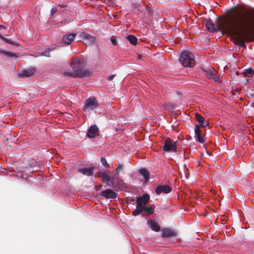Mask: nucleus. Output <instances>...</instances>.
Instances as JSON below:
<instances>
[{"label": "nucleus", "mask_w": 254, "mask_h": 254, "mask_svg": "<svg viewBox=\"0 0 254 254\" xmlns=\"http://www.w3.org/2000/svg\"><path fill=\"white\" fill-rule=\"evenodd\" d=\"M94 166L90 165L88 167H83L78 169V172L87 176H92L94 173Z\"/></svg>", "instance_id": "6e6552de"}, {"label": "nucleus", "mask_w": 254, "mask_h": 254, "mask_svg": "<svg viewBox=\"0 0 254 254\" xmlns=\"http://www.w3.org/2000/svg\"><path fill=\"white\" fill-rule=\"evenodd\" d=\"M163 150L166 153L175 152V142L170 138H167L164 141Z\"/></svg>", "instance_id": "423d86ee"}, {"label": "nucleus", "mask_w": 254, "mask_h": 254, "mask_svg": "<svg viewBox=\"0 0 254 254\" xmlns=\"http://www.w3.org/2000/svg\"><path fill=\"white\" fill-rule=\"evenodd\" d=\"M72 71H64L63 74L70 77H85L90 76L92 72L84 69V64L79 59L73 60L70 64Z\"/></svg>", "instance_id": "f03ea898"}, {"label": "nucleus", "mask_w": 254, "mask_h": 254, "mask_svg": "<svg viewBox=\"0 0 254 254\" xmlns=\"http://www.w3.org/2000/svg\"><path fill=\"white\" fill-rule=\"evenodd\" d=\"M0 28L5 29V26H4L3 25H0Z\"/></svg>", "instance_id": "f704fd0d"}, {"label": "nucleus", "mask_w": 254, "mask_h": 254, "mask_svg": "<svg viewBox=\"0 0 254 254\" xmlns=\"http://www.w3.org/2000/svg\"><path fill=\"white\" fill-rule=\"evenodd\" d=\"M205 75L209 79L214 81H220L219 75H217V71L213 67L207 68L204 70Z\"/></svg>", "instance_id": "39448f33"}, {"label": "nucleus", "mask_w": 254, "mask_h": 254, "mask_svg": "<svg viewBox=\"0 0 254 254\" xmlns=\"http://www.w3.org/2000/svg\"><path fill=\"white\" fill-rule=\"evenodd\" d=\"M3 41L5 42H6L8 44H11L12 45L18 46V43L17 42L13 41L11 40L10 39H9L6 38H4L3 39Z\"/></svg>", "instance_id": "bb28decb"}, {"label": "nucleus", "mask_w": 254, "mask_h": 254, "mask_svg": "<svg viewBox=\"0 0 254 254\" xmlns=\"http://www.w3.org/2000/svg\"><path fill=\"white\" fill-rule=\"evenodd\" d=\"M195 135L196 137V141L198 142L203 143L205 142V140L201 135L200 127L199 125H195L194 129Z\"/></svg>", "instance_id": "2eb2a0df"}, {"label": "nucleus", "mask_w": 254, "mask_h": 254, "mask_svg": "<svg viewBox=\"0 0 254 254\" xmlns=\"http://www.w3.org/2000/svg\"><path fill=\"white\" fill-rule=\"evenodd\" d=\"M150 198V196L147 193H144L142 196L137 197L136 200V204L143 205L148 203Z\"/></svg>", "instance_id": "4468645a"}, {"label": "nucleus", "mask_w": 254, "mask_h": 254, "mask_svg": "<svg viewBox=\"0 0 254 254\" xmlns=\"http://www.w3.org/2000/svg\"><path fill=\"white\" fill-rule=\"evenodd\" d=\"M177 43H178V42H177V41L176 40L175 44L176 45Z\"/></svg>", "instance_id": "58836bf2"}, {"label": "nucleus", "mask_w": 254, "mask_h": 254, "mask_svg": "<svg viewBox=\"0 0 254 254\" xmlns=\"http://www.w3.org/2000/svg\"><path fill=\"white\" fill-rule=\"evenodd\" d=\"M127 38L131 44L135 45L137 44V39L135 36L129 35L127 37Z\"/></svg>", "instance_id": "5701e85b"}, {"label": "nucleus", "mask_w": 254, "mask_h": 254, "mask_svg": "<svg viewBox=\"0 0 254 254\" xmlns=\"http://www.w3.org/2000/svg\"><path fill=\"white\" fill-rule=\"evenodd\" d=\"M167 105V108H168V110H172V112L173 113L174 109H175L174 107V105L171 104V105Z\"/></svg>", "instance_id": "7c9ffc66"}, {"label": "nucleus", "mask_w": 254, "mask_h": 254, "mask_svg": "<svg viewBox=\"0 0 254 254\" xmlns=\"http://www.w3.org/2000/svg\"><path fill=\"white\" fill-rule=\"evenodd\" d=\"M100 104L94 96H91L84 102L83 110L85 112H89L99 107Z\"/></svg>", "instance_id": "20e7f679"}, {"label": "nucleus", "mask_w": 254, "mask_h": 254, "mask_svg": "<svg viewBox=\"0 0 254 254\" xmlns=\"http://www.w3.org/2000/svg\"><path fill=\"white\" fill-rule=\"evenodd\" d=\"M195 117L199 123V127L200 126H202V127H205L207 126V123L205 122V120L204 117L198 114H196Z\"/></svg>", "instance_id": "aec40b11"}, {"label": "nucleus", "mask_w": 254, "mask_h": 254, "mask_svg": "<svg viewBox=\"0 0 254 254\" xmlns=\"http://www.w3.org/2000/svg\"><path fill=\"white\" fill-rule=\"evenodd\" d=\"M100 194L102 196L106 198H116L117 196V193L111 189H107L101 192Z\"/></svg>", "instance_id": "9d476101"}, {"label": "nucleus", "mask_w": 254, "mask_h": 254, "mask_svg": "<svg viewBox=\"0 0 254 254\" xmlns=\"http://www.w3.org/2000/svg\"><path fill=\"white\" fill-rule=\"evenodd\" d=\"M100 162L105 168H107L108 166V163L107 162V160L105 157H102L100 159Z\"/></svg>", "instance_id": "c85d7f7f"}, {"label": "nucleus", "mask_w": 254, "mask_h": 254, "mask_svg": "<svg viewBox=\"0 0 254 254\" xmlns=\"http://www.w3.org/2000/svg\"><path fill=\"white\" fill-rule=\"evenodd\" d=\"M59 6H60L61 7H62H62H64V5H63V4L59 5Z\"/></svg>", "instance_id": "c9c22d12"}, {"label": "nucleus", "mask_w": 254, "mask_h": 254, "mask_svg": "<svg viewBox=\"0 0 254 254\" xmlns=\"http://www.w3.org/2000/svg\"><path fill=\"white\" fill-rule=\"evenodd\" d=\"M99 129L96 125H92L88 129L87 132V136L89 138H94L98 135Z\"/></svg>", "instance_id": "f8f14e48"}, {"label": "nucleus", "mask_w": 254, "mask_h": 254, "mask_svg": "<svg viewBox=\"0 0 254 254\" xmlns=\"http://www.w3.org/2000/svg\"><path fill=\"white\" fill-rule=\"evenodd\" d=\"M205 27L210 32H215L216 30L215 25L210 18L206 19Z\"/></svg>", "instance_id": "f3484780"}, {"label": "nucleus", "mask_w": 254, "mask_h": 254, "mask_svg": "<svg viewBox=\"0 0 254 254\" xmlns=\"http://www.w3.org/2000/svg\"><path fill=\"white\" fill-rule=\"evenodd\" d=\"M115 75H114V74L110 75V76H109L108 79L110 80H112L115 77Z\"/></svg>", "instance_id": "473e14b6"}, {"label": "nucleus", "mask_w": 254, "mask_h": 254, "mask_svg": "<svg viewBox=\"0 0 254 254\" xmlns=\"http://www.w3.org/2000/svg\"><path fill=\"white\" fill-rule=\"evenodd\" d=\"M147 224L148 227L153 231L159 232L160 230L159 225L152 219L148 220Z\"/></svg>", "instance_id": "dca6fc26"}, {"label": "nucleus", "mask_w": 254, "mask_h": 254, "mask_svg": "<svg viewBox=\"0 0 254 254\" xmlns=\"http://www.w3.org/2000/svg\"><path fill=\"white\" fill-rule=\"evenodd\" d=\"M109 172H107L105 171L101 172L100 174H99V176L101 177L104 180L105 183H107L108 184H109V183H111L112 184V186L113 187H115V185L113 183V180L114 177H110L109 175Z\"/></svg>", "instance_id": "9b49d317"}, {"label": "nucleus", "mask_w": 254, "mask_h": 254, "mask_svg": "<svg viewBox=\"0 0 254 254\" xmlns=\"http://www.w3.org/2000/svg\"><path fill=\"white\" fill-rule=\"evenodd\" d=\"M57 11V9L56 8H54L53 7L51 10V14L53 15L55 13H56Z\"/></svg>", "instance_id": "2f4dec72"}, {"label": "nucleus", "mask_w": 254, "mask_h": 254, "mask_svg": "<svg viewBox=\"0 0 254 254\" xmlns=\"http://www.w3.org/2000/svg\"><path fill=\"white\" fill-rule=\"evenodd\" d=\"M139 172L143 177L145 183H146L149 179L150 173L149 171L146 168H142L139 169Z\"/></svg>", "instance_id": "412c9836"}, {"label": "nucleus", "mask_w": 254, "mask_h": 254, "mask_svg": "<svg viewBox=\"0 0 254 254\" xmlns=\"http://www.w3.org/2000/svg\"><path fill=\"white\" fill-rule=\"evenodd\" d=\"M144 210V205L137 204L132 215L134 216L139 215L142 211Z\"/></svg>", "instance_id": "4be33fe9"}, {"label": "nucleus", "mask_w": 254, "mask_h": 254, "mask_svg": "<svg viewBox=\"0 0 254 254\" xmlns=\"http://www.w3.org/2000/svg\"><path fill=\"white\" fill-rule=\"evenodd\" d=\"M179 62L182 65L192 67L195 65V59L193 54L189 52L181 53L179 57Z\"/></svg>", "instance_id": "7ed1b4c3"}, {"label": "nucleus", "mask_w": 254, "mask_h": 254, "mask_svg": "<svg viewBox=\"0 0 254 254\" xmlns=\"http://www.w3.org/2000/svg\"><path fill=\"white\" fill-rule=\"evenodd\" d=\"M80 36L84 41L86 44H92L95 40V37L85 32H81Z\"/></svg>", "instance_id": "1a4fd4ad"}, {"label": "nucleus", "mask_w": 254, "mask_h": 254, "mask_svg": "<svg viewBox=\"0 0 254 254\" xmlns=\"http://www.w3.org/2000/svg\"><path fill=\"white\" fill-rule=\"evenodd\" d=\"M51 51H52V49L48 48L44 52L41 53L40 54V56H45V57H50V52Z\"/></svg>", "instance_id": "a878e982"}, {"label": "nucleus", "mask_w": 254, "mask_h": 254, "mask_svg": "<svg viewBox=\"0 0 254 254\" xmlns=\"http://www.w3.org/2000/svg\"><path fill=\"white\" fill-rule=\"evenodd\" d=\"M35 71L36 69L35 68H30L28 69L23 70L19 73V76L23 77H30V76L34 74Z\"/></svg>", "instance_id": "a211bd4d"}, {"label": "nucleus", "mask_w": 254, "mask_h": 254, "mask_svg": "<svg viewBox=\"0 0 254 254\" xmlns=\"http://www.w3.org/2000/svg\"><path fill=\"white\" fill-rule=\"evenodd\" d=\"M175 232L169 228H164L162 230V237L163 238L169 237L174 236Z\"/></svg>", "instance_id": "6ab92c4d"}, {"label": "nucleus", "mask_w": 254, "mask_h": 254, "mask_svg": "<svg viewBox=\"0 0 254 254\" xmlns=\"http://www.w3.org/2000/svg\"><path fill=\"white\" fill-rule=\"evenodd\" d=\"M76 36V34L75 33H67L65 34L62 40V42L63 44H65L67 45L70 44L74 39Z\"/></svg>", "instance_id": "ddd939ff"}, {"label": "nucleus", "mask_w": 254, "mask_h": 254, "mask_svg": "<svg viewBox=\"0 0 254 254\" xmlns=\"http://www.w3.org/2000/svg\"><path fill=\"white\" fill-rule=\"evenodd\" d=\"M177 196H178V198L179 199V194L177 195Z\"/></svg>", "instance_id": "4c0bfd02"}, {"label": "nucleus", "mask_w": 254, "mask_h": 254, "mask_svg": "<svg viewBox=\"0 0 254 254\" xmlns=\"http://www.w3.org/2000/svg\"><path fill=\"white\" fill-rule=\"evenodd\" d=\"M247 81L248 82H249V81H250V80H249V79H247Z\"/></svg>", "instance_id": "e433bc0d"}, {"label": "nucleus", "mask_w": 254, "mask_h": 254, "mask_svg": "<svg viewBox=\"0 0 254 254\" xmlns=\"http://www.w3.org/2000/svg\"><path fill=\"white\" fill-rule=\"evenodd\" d=\"M244 74L246 77H253L254 75V70L252 68H249L245 70Z\"/></svg>", "instance_id": "b1692460"}, {"label": "nucleus", "mask_w": 254, "mask_h": 254, "mask_svg": "<svg viewBox=\"0 0 254 254\" xmlns=\"http://www.w3.org/2000/svg\"><path fill=\"white\" fill-rule=\"evenodd\" d=\"M153 208L152 207H147L144 206V210L143 211H145L148 214H152L153 213Z\"/></svg>", "instance_id": "cd10ccee"}, {"label": "nucleus", "mask_w": 254, "mask_h": 254, "mask_svg": "<svg viewBox=\"0 0 254 254\" xmlns=\"http://www.w3.org/2000/svg\"><path fill=\"white\" fill-rule=\"evenodd\" d=\"M112 42L114 45L116 44V40L115 39H112Z\"/></svg>", "instance_id": "72a5a7b5"}, {"label": "nucleus", "mask_w": 254, "mask_h": 254, "mask_svg": "<svg viewBox=\"0 0 254 254\" xmlns=\"http://www.w3.org/2000/svg\"><path fill=\"white\" fill-rule=\"evenodd\" d=\"M172 190V188L167 185H159L158 186L155 190V193L157 195L160 194L161 193H168Z\"/></svg>", "instance_id": "0eeeda50"}, {"label": "nucleus", "mask_w": 254, "mask_h": 254, "mask_svg": "<svg viewBox=\"0 0 254 254\" xmlns=\"http://www.w3.org/2000/svg\"><path fill=\"white\" fill-rule=\"evenodd\" d=\"M0 54H3L8 57H17V56L13 53L11 52H7L0 50Z\"/></svg>", "instance_id": "393cba45"}, {"label": "nucleus", "mask_w": 254, "mask_h": 254, "mask_svg": "<svg viewBox=\"0 0 254 254\" xmlns=\"http://www.w3.org/2000/svg\"><path fill=\"white\" fill-rule=\"evenodd\" d=\"M122 165L121 164H119L118 167L116 168V173L115 174L116 175H119V172L120 171V170L122 169Z\"/></svg>", "instance_id": "c756f323"}, {"label": "nucleus", "mask_w": 254, "mask_h": 254, "mask_svg": "<svg viewBox=\"0 0 254 254\" xmlns=\"http://www.w3.org/2000/svg\"><path fill=\"white\" fill-rule=\"evenodd\" d=\"M222 28L234 37L235 44L246 48V41H251L250 33L252 30L251 19L248 13L235 12L222 24Z\"/></svg>", "instance_id": "f257e3e1"}]
</instances>
